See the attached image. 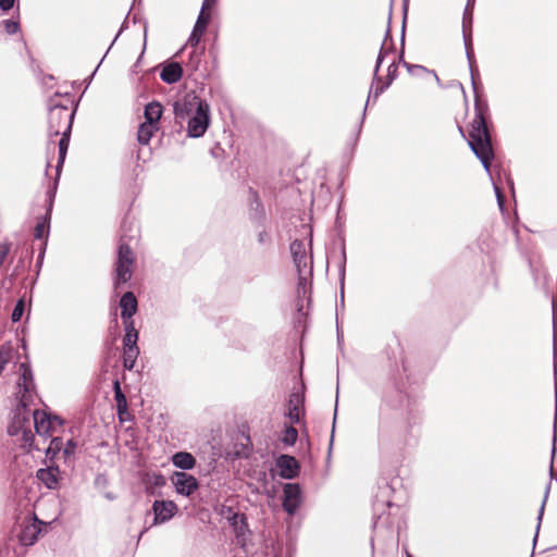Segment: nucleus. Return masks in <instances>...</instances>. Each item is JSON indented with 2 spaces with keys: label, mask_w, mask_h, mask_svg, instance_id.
<instances>
[{
  "label": "nucleus",
  "mask_w": 557,
  "mask_h": 557,
  "mask_svg": "<svg viewBox=\"0 0 557 557\" xmlns=\"http://www.w3.org/2000/svg\"><path fill=\"white\" fill-rule=\"evenodd\" d=\"M42 262H44V259H38L37 258V262H36V268H37V273L39 272L41 265H42Z\"/></svg>",
  "instance_id": "64"
},
{
  "label": "nucleus",
  "mask_w": 557,
  "mask_h": 557,
  "mask_svg": "<svg viewBox=\"0 0 557 557\" xmlns=\"http://www.w3.org/2000/svg\"><path fill=\"white\" fill-rule=\"evenodd\" d=\"M218 513L228 522L237 541L239 542L240 539L245 541L247 534L250 532L246 516L244 513H239L232 506L227 505H221Z\"/></svg>",
  "instance_id": "6"
},
{
  "label": "nucleus",
  "mask_w": 557,
  "mask_h": 557,
  "mask_svg": "<svg viewBox=\"0 0 557 557\" xmlns=\"http://www.w3.org/2000/svg\"><path fill=\"white\" fill-rule=\"evenodd\" d=\"M121 308V318L123 323L134 321L133 315L137 312L138 302L133 292H126L122 295L119 301Z\"/></svg>",
  "instance_id": "17"
},
{
  "label": "nucleus",
  "mask_w": 557,
  "mask_h": 557,
  "mask_svg": "<svg viewBox=\"0 0 557 557\" xmlns=\"http://www.w3.org/2000/svg\"><path fill=\"white\" fill-rule=\"evenodd\" d=\"M17 0H0V10L2 12H9L15 5Z\"/></svg>",
  "instance_id": "51"
},
{
  "label": "nucleus",
  "mask_w": 557,
  "mask_h": 557,
  "mask_svg": "<svg viewBox=\"0 0 557 557\" xmlns=\"http://www.w3.org/2000/svg\"><path fill=\"white\" fill-rule=\"evenodd\" d=\"M297 437H298L297 429L294 428L293 425H287V426H285V429L282 433L281 441L283 444H285L287 446H293L296 443Z\"/></svg>",
  "instance_id": "35"
},
{
  "label": "nucleus",
  "mask_w": 557,
  "mask_h": 557,
  "mask_svg": "<svg viewBox=\"0 0 557 557\" xmlns=\"http://www.w3.org/2000/svg\"><path fill=\"white\" fill-rule=\"evenodd\" d=\"M462 37L474 92V117L470 124L468 144L472 152L481 161L486 173L491 175V162L494 158V151L490 131V108L487 101L481 99L478 95L475 75H479V73L473 67L474 52L472 48V29L462 30Z\"/></svg>",
  "instance_id": "2"
},
{
  "label": "nucleus",
  "mask_w": 557,
  "mask_h": 557,
  "mask_svg": "<svg viewBox=\"0 0 557 557\" xmlns=\"http://www.w3.org/2000/svg\"><path fill=\"white\" fill-rule=\"evenodd\" d=\"M46 248H47V242L45 240V242L41 244V247H40V249H39L38 259H44V258H45Z\"/></svg>",
  "instance_id": "62"
},
{
  "label": "nucleus",
  "mask_w": 557,
  "mask_h": 557,
  "mask_svg": "<svg viewBox=\"0 0 557 557\" xmlns=\"http://www.w3.org/2000/svg\"><path fill=\"white\" fill-rule=\"evenodd\" d=\"M336 416H337V404L335 405V411H334V418H333V428H332V433H331V438H330V447H329V451H331V450H332V446H333L334 433H335V423H336Z\"/></svg>",
  "instance_id": "54"
},
{
  "label": "nucleus",
  "mask_w": 557,
  "mask_h": 557,
  "mask_svg": "<svg viewBox=\"0 0 557 557\" xmlns=\"http://www.w3.org/2000/svg\"><path fill=\"white\" fill-rule=\"evenodd\" d=\"M24 268H25V261H24V258H21L14 268L13 274L17 275L20 273V271L24 270Z\"/></svg>",
  "instance_id": "60"
},
{
  "label": "nucleus",
  "mask_w": 557,
  "mask_h": 557,
  "mask_svg": "<svg viewBox=\"0 0 557 557\" xmlns=\"http://www.w3.org/2000/svg\"><path fill=\"white\" fill-rule=\"evenodd\" d=\"M407 12H408V0H403V25H401V35H400V51L398 54V63H401L404 65V62H407L405 60V30H406V18H407Z\"/></svg>",
  "instance_id": "31"
},
{
  "label": "nucleus",
  "mask_w": 557,
  "mask_h": 557,
  "mask_svg": "<svg viewBox=\"0 0 557 557\" xmlns=\"http://www.w3.org/2000/svg\"><path fill=\"white\" fill-rule=\"evenodd\" d=\"M171 482L175 492L186 497L193 495L199 487L198 480L184 471H175L171 476Z\"/></svg>",
  "instance_id": "9"
},
{
  "label": "nucleus",
  "mask_w": 557,
  "mask_h": 557,
  "mask_svg": "<svg viewBox=\"0 0 557 557\" xmlns=\"http://www.w3.org/2000/svg\"><path fill=\"white\" fill-rule=\"evenodd\" d=\"M383 60H384L383 55H377L376 62H375V67H374V71H373V84L375 82H381V76L379 75V71H380V67L382 65Z\"/></svg>",
  "instance_id": "49"
},
{
  "label": "nucleus",
  "mask_w": 557,
  "mask_h": 557,
  "mask_svg": "<svg viewBox=\"0 0 557 557\" xmlns=\"http://www.w3.org/2000/svg\"><path fill=\"white\" fill-rule=\"evenodd\" d=\"M153 525L163 524L170 521L178 511L177 505L173 500L156 499L152 504Z\"/></svg>",
  "instance_id": "11"
},
{
  "label": "nucleus",
  "mask_w": 557,
  "mask_h": 557,
  "mask_svg": "<svg viewBox=\"0 0 557 557\" xmlns=\"http://www.w3.org/2000/svg\"><path fill=\"white\" fill-rule=\"evenodd\" d=\"M58 175H55L52 185L49 186L48 190L46 191V213L39 218V220L36 223L35 230H34V237L36 239H45L48 240L49 237V231H50V221H51V214L54 203V198L59 185Z\"/></svg>",
  "instance_id": "5"
},
{
  "label": "nucleus",
  "mask_w": 557,
  "mask_h": 557,
  "mask_svg": "<svg viewBox=\"0 0 557 557\" xmlns=\"http://www.w3.org/2000/svg\"><path fill=\"white\" fill-rule=\"evenodd\" d=\"M166 484V479L161 472H154L151 476V485L153 487H163Z\"/></svg>",
  "instance_id": "46"
},
{
  "label": "nucleus",
  "mask_w": 557,
  "mask_h": 557,
  "mask_svg": "<svg viewBox=\"0 0 557 557\" xmlns=\"http://www.w3.org/2000/svg\"><path fill=\"white\" fill-rule=\"evenodd\" d=\"M397 76H398V64L396 61H393L387 67V74H386L384 82L388 83V85L391 86L393 84V82L397 78Z\"/></svg>",
  "instance_id": "44"
},
{
  "label": "nucleus",
  "mask_w": 557,
  "mask_h": 557,
  "mask_svg": "<svg viewBox=\"0 0 557 557\" xmlns=\"http://www.w3.org/2000/svg\"><path fill=\"white\" fill-rule=\"evenodd\" d=\"M258 243L262 246L269 245L271 243V236L265 230H262L258 233Z\"/></svg>",
  "instance_id": "50"
},
{
  "label": "nucleus",
  "mask_w": 557,
  "mask_h": 557,
  "mask_svg": "<svg viewBox=\"0 0 557 557\" xmlns=\"http://www.w3.org/2000/svg\"><path fill=\"white\" fill-rule=\"evenodd\" d=\"M126 227L127 221L124 220L121 225L122 234L120 237L116 261L114 263V288H119L121 284L127 283L133 275L132 265L135 262V256L128 243L133 236H128L126 234Z\"/></svg>",
  "instance_id": "4"
},
{
  "label": "nucleus",
  "mask_w": 557,
  "mask_h": 557,
  "mask_svg": "<svg viewBox=\"0 0 557 557\" xmlns=\"http://www.w3.org/2000/svg\"><path fill=\"white\" fill-rule=\"evenodd\" d=\"M250 450H251L250 446L246 445V446L243 447V451H235V455L237 457H245V458H247L249 456V454H250Z\"/></svg>",
  "instance_id": "59"
},
{
  "label": "nucleus",
  "mask_w": 557,
  "mask_h": 557,
  "mask_svg": "<svg viewBox=\"0 0 557 557\" xmlns=\"http://www.w3.org/2000/svg\"><path fill=\"white\" fill-rule=\"evenodd\" d=\"M215 2H216V0H203L201 10L207 11V10L211 9L215 4Z\"/></svg>",
  "instance_id": "61"
},
{
  "label": "nucleus",
  "mask_w": 557,
  "mask_h": 557,
  "mask_svg": "<svg viewBox=\"0 0 557 557\" xmlns=\"http://www.w3.org/2000/svg\"><path fill=\"white\" fill-rule=\"evenodd\" d=\"M59 92L49 98L48 112V136L49 138L61 135L59 139V158L55 165V175L60 177L69 149L72 125L76 113V108L70 109L67 106L58 101Z\"/></svg>",
  "instance_id": "3"
},
{
  "label": "nucleus",
  "mask_w": 557,
  "mask_h": 557,
  "mask_svg": "<svg viewBox=\"0 0 557 557\" xmlns=\"http://www.w3.org/2000/svg\"><path fill=\"white\" fill-rule=\"evenodd\" d=\"M76 447H77L76 442H75L74 440H69V441L66 442L65 446H64V447H62V449H63V455H64L65 457H70V456H72V455L75 453Z\"/></svg>",
  "instance_id": "48"
},
{
  "label": "nucleus",
  "mask_w": 557,
  "mask_h": 557,
  "mask_svg": "<svg viewBox=\"0 0 557 557\" xmlns=\"http://www.w3.org/2000/svg\"><path fill=\"white\" fill-rule=\"evenodd\" d=\"M494 190H495V194H496L497 203H498L499 208L503 209V207L505 205L504 195L502 194L500 188L497 187L496 185H494Z\"/></svg>",
  "instance_id": "52"
},
{
  "label": "nucleus",
  "mask_w": 557,
  "mask_h": 557,
  "mask_svg": "<svg viewBox=\"0 0 557 557\" xmlns=\"http://www.w3.org/2000/svg\"><path fill=\"white\" fill-rule=\"evenodd\" d=\"M553 368H554V377H557V330L556 329L553 334Z\"/></svg>",
  "instance_id": "47"
},
{
  "label": "nucleus",
  "mask_w": 557,
  "mask_h": 557,
  "mask_svg": "<svg viewBox=\"0 0 557 557\" xmlns=\"http://www.w3.org/2000/svg\"><path fill=\"white\" fill-rule=\"evenodd\" d=\"M548 494H549V486H547V488L545 491L544 499H543L542 505H541L540 510H539L537 525H536V531H535V535H534V539H533V545L534 546H535L536 541H537L539 531H540V528H541V522H542V518H543V515H544L545 504H546V500L548 498Z\"/></svg>",
  "instance_id": "41"
},
{
  "label": "nucleus",
  "mask_w": 557,
  "mask_h": 557,
  "mask_svg": "<svg viewBox=\"0 0 557 557\" xmlns=\"http://www.w3.org/2000/svg\"><path fill=\"white\" fill-rule=\"evenodd\" d=\"M210 125V109L208 103H199L195 114L187 124V134L189 137H201Z\"/></svg>",
  "instance_id": "7"
},
{
  "label": "nucleus",
  "mask_w": 557,
  "mask_h": 557,
  "mask_svg": "<svg viewBox=\"0 0 557 557\" xmlns=\"http://www.w3.org/2000/svg\"><path fill=\"white\" fill-rule=\"evenodd\" d=\"M36 478L48 490H57L61 479V471L59 466L47 463L46 468H40L36 471Z\"/></svg>",
  "instance_id": "14"
},
{
  "label": "nucleus",
  "mask_w": 557,
  "mask_h": 557,
  "mask_svg": "<svg viewBox=\"0 0 557 557\" xmlns=\"http://www.w3.org/2000/svg\"><path fill=\"white\" fill-rule=\"evenodd\" d=\"M20 370L22 373H21V381L18 382L17 385L25 393H28L30 391L32 386L34 385L32 369L28 364H26L25 362H22L20 364Z\"/></svg>",
  "instance_id": "28"
},
{
  "label": "nucleus",
  "mask_w": 557,
  "mask_h": 557,
  "mask_svg": "<svg viewBox=\"0 0 557 557\" xmlns=\"http://www.w3.org/2000/svg\"><path fill=\"white\" fill-rule=\"evenodd\" d=\"M249 218L251 221L261 224L265 219V211L259 194L253 188H249Z\"/></svg>",
  "instance_id": "18"
},
{
  "label": "nucleus",
  "mask_w": 557,
  "mask_h": 557,
  "mask_svg": "<svg viewBox=\"0 0 557 557\" xmlns=\"http://www.w3.org/2000/svg\"><path fill=\"white\" fill-rule=\"evenodd\" d=\"M298 273V284H297V290L298 294L302 293L306 294L307 286H311V277L313 274V269L310 267L309 272H297Z\"/></svg>",
  "instance_id": "34"
},
{
  "label": "nucleus",
  "mask_w": 557,
  "mask_h": 557,
  "mask_svg": "<svg viewBox=\"0 0 557 557\" xmlns=\"http://www.w3.org/2000/svg\"><path fill=\"white\" fill-rule=\"evenodd\" d=\"M113 393L114 400L116 404V412L119 414V418L122 420V414L126 413L127 411V400L125 394L122 391L121 383L119 380H114L113 382Z\"/></svg>",
  "instance_id": "25"
},
{
  "label": "nucleus",
  "mask_w": 557,
  "mask_h": 557,
  "mask_svg": "<svg viewBox=\"0 0 557 557\" xmlns=\"http://www.w3.org/2000/svg\"><path fill=\"white\" fill-rule=\"evenodd\" d=\"M202 53L203 49H193V51L189 53V60L186 63V66L191 71H197L201 63Z\"/></svg>",
  "instance_id": "39"
},
{
  "label": "nucleus",
  "mask_w": 557,
  "mask_h": 557,
  "mask_svg": "<svg viewBox=\"0 0 557 557\" xmlns=\"http://www.w3.org/2000/svg\"><path fill=\"white\" fill-rule=\"evenodd\" d=\"M158 126L143 122L137 131V140L140 145H148Z\"/></svg>",
  "instance_id": "29"
},
{
  "label": "nucleus",
  "mask_w": 557,
  "mask_h": 557,
  "mask_svg": "<svg viewBox=\"0 0 557 557\" xmlns=\"http://www.w3.org/2000/svg\"><path fill=\"white\" fill-rule=\"evenodd\" d=\"M32 416L36 433L39 436H44L45 438L51 437V433L54 432L52 426L51 414H48L41 410H34Z\"/></svg>",
  "instance_id": "16"
},
{
  "label": "nucleus",
  "mask_w": 557,
  "mask_h": 557,
  "mask_svg": "<svg viewBox=\"0 0 557 557\" xmlns=\"http://www.w3.org/2000/svg\"><path fill=\"white\" fill-rule=\"evenodd\" d=\"M275 465L282 479L293 480L299 474L300 463L294 456L285 454L280 455Z\"/></svg>",
  "instance_id": "13"
},
{
  "label": "nucleus",
  "mask_w": 557,
  "mask_h": 557,
  "mask_svg": "<svg viewBox=\"0 0 557 557\" xmlns=\"http://www.w3.org/2000/svg\"><path fill=\"white\" fill-rule=\"evenodd\" d=\"M211 21V14L205 10L200 9L197 21L194 25L197 28V32H206L208 24Z\"/></svg>",
  "instance_id": "38"
},
{
  "label": "nucleus",
  "mask_w": 557,
  "mask_h": 557,
  "mask_svg": "<svg viewBox=\"0 0 557 557\" xmlns=\"http://www.w3.org/2000/svg\"><path fill=\"white\" fill-rule=\"evenodd\" d=\"M63 447V441L61 437H52L50 440L49 446L45 450L46 458L44 462L47 465L48 461L53 463L54 458L61 451Z\"/></svg>",
  "instance_id": "30"
},
{
  "label": "nucleus",
  "mask_w": 557,
  "mask_h": 557,
  "mask_svg": "<svg viewBox=\"0 0 557 557\" xmlns=\"http://www.w3.org/2000/svg\"><path fill=\"white\" fill-rule=\"evenodd\" d=\"M553 330H557V301L553 299Z\"/></svg>",
  "instance_id": "56"
},
{
  "label": "nucleus",
  "mask_w": 557,
  "mask_h": 557,
  "mask_svg": "<svg viewBox=\"0 0 557 557\" xmlns=\"http://www.w3.org/2000/svg\"><path fill=\"white\" fill-rule=\"evenodd\" d=\"M394 49V45L393 42L391 44V47L389 48H385V45L384 42L382 44L381 48H380V51H379V54L377 55H383V59L385 58L386 54H388L389 52H392Z\"/></svg>",
  "instance_id": "58"
},
{
  "label": "nucleus",
  "mask_w": 557,
  "mask_h": 557,
  "mask_svg": "<svg viewBox=\"0 0 557 557\" xmlns=\"http://www.w3.org/2000/svg\"><path fill=\"white\" fill-rule=\"evenodd\" d=\"M125 335L123 337V349L129 348V347H138V331L135 327V322L129 321L126 323H123Z\"/></svg>",
  "instance_id": "27"
},
{
  "label": "nucleus",
  "mask_w": 557,
  "mask_h": 557,
  "mask_svg": "<svg viewBox=\"0 0 557 557\" xmlns=\"http://www.w3.org/2000/svg\"><path fill=\"white\" fill-rule=\"evenodd\" d=\"M24 312H25V299L22 297L16 301L14 309L12 311V314H11L12 322L13 323L20 322Z\"/></svg>",
  "instance_id": "40"
},
{
  "label": "nucleus",
  "mask_w": 557,
  "mask_h": 557,
  "mask_svg": "<svg viewBox=\"0 0 557 557\" xmlns=\"http://www.w3.org/2000/svg\"><path fill=\"white\" fill-rule=\"evenodd\" d=\"M205 32H197V28H193L191 34L189 35L187 44L194 48L197 49L198 44L200 42L201 37L203 36Z\"/></svg>",
  "instance_id": "45"
},
{
  "label": "nucleus",
  "mask_w": 557,
  "mask_h": 557,
  "mask_svg": "<svg viewBox=\"0 0 557 557\" xmlns=\"http://www.w3.org/2000/svg\"><path fill=\"white\" fill-rule=\"evenodd\" d=\"M183 76V67L178 62L164 63L160 73V78L166 84H175Z\"/></svg>",
  "instance_id": "20"
},
{
  "label": "nucleus",
  "mask_w": 557,
  "mask_h": 557,
  "mask_svg": "<svg viewBox=\"0 0 557 557\" xmlns=\"http://www.w3.org/2000/svg\"><path fill=\"white\" fill-rule=\"evenodd\" d=\"M289 250L297 272H309L310 267L313 268L312 255L308 253L304 240L294 239L289 245Z\"/></svg>",
  "instance_id": "8"
},
{
  "label": "nucleus",
  "mask_w": 557,
  "mask_h": 557,
  "mask_svg": "<svg viewBox=\"0 0 557 557\" xmlns=\"http://www.w3.org/2000/svg\"><path fill=\"white\" fill-rule=\"evenodd\" d=\"M305 396L299 392L290 393L287 403L286 416L293 423H299L300 409L304 408Z\"/></svg>",
  "instance_id": "19"
},
{
  "label": "nucleus",
  "mask_w": 557,
  "mask_h": 557,
  "mask_svg": "<svg viewBox=\"0 0 557 557\" xmlns=\"http://www.w3.org/2000/svg\"><path fill=\"white\" fill-rule=\"evenodd\" d=\"M128 15H129V12L127 13V15H126V17H125L124 22L122 23V25H121V27H120V29H119L117 34L115 35V37H114L113 41L111 42V46H113V45H114V42L117 40L119 36H120V35H121V34H122V33L127 28V18H128Z\"/></svg>",
  "instance_id": "55"
},
{
  "label": "nucleus",
  "mask_w": 557,
  "mask_h": 557,
  "mask_svg": "<svg viewBox=\"0 0 557 557\" xmlns=\"http://www.w3.org/2000/svg\"><path fill=\"white\" fill-rule=\"evenodd\" d=\"M302 499V492L298 483H286L283 486V509L294 516L298 510Z\"/></svg>",
  "instance_id": "10"
},
{
  "label": "nucleus",
  "mask_w": 557,
  "mask_h": 557,
  "mask_svg": "<svg viewBox=\"0 0 557 557\" xmlns=\"http://www.w3.org/2000/svg\"><path fill=\"white\" fill-rule=\"evenodd\" d=\"M51 420H52V426H53L54 431H55L57 426L61 428L64 423V420L59 416H51Z\"/></svg>",
  "instance_id": "57"
},
{
  "label": "nucleus",
  "mask_w": 557,
  "mask_h": 557,
  "mask_svg": "<svg viewBox=\"0 0 557 557\" xmlns=\"http://www.w3.org/2000/svg\"><path fill=\"white\" fill-rule=\"evenodd\" d=\"M391 21H392V7L389 8V13H388V22H387V29L385 32V36H384V45L386 44V40L387 39H392L391 37ZM393 42V40H391Z\"/></svg>",
  "instance_id": "53"
},
{
  "label": "nucleus",
  "mask_w": 557,
  "mask_h": 557,
  "mask_svg": "<svg viewBox=\"0 0 557 557\" xmlns=\"http://www.w3.org/2000/svg\"><path fill=\"white\" fill-rule=\"evenodd\" d=\"M162 115V106L158 101L146 104L144 110L145 122L158 126Z\"/></svg>",
  "instance_id": "24"
},
{
  "label": "nucleus",
  "mask_w": 557,
  "mask_h": 557,
  "mask_svg": "<svg viewBox=\"0 0 557 557\" xmlns=\"http://www.w3.org/2000/svg\"><path fill=\"white\" fill-rule=\"evenodd\" d=\"M393 483L380 485L373 503L372 557H396L398 553L399 534L406 522L399 506L386 498L394 491Z\"/></svg>",
  "instance_id": "1"
},
{
  "label": "nucleus",
  "mask_w": 557,
  "mask_h": 557,
  "mask_svg": "<svg viewBox=\"0 0 557 557\" xmlns=\"http://www.w3.org/2000/svg\"><path fill=\"white\" fill-rule=\"evenodd\" d=\"M388 87H389L388 83L383 82L382 78H381V82H375L374 84H373V82L371 83L370 91L368 95L366 106L363 108L361 122H360V125L358 128V134L361 132V126L364 121L367 108H368L370 100L372 99L373 101H375Z\"/></svg>",
  "instance_id": "23"
},
{
  "label": "nucleus",
  "mask_w": 557,
  "mask_h": 557,
  "mask_svg": "<svg viewBox=\"0 0 557 557\" xmlns=\"http://www.w3.org/2000/svg\"><path fill=\"white\" fill-rule=\"evenodd\" d=\"M33 253H34L33 249L26 250L25 258L28 259V263L30 262V260L33 258Z\"/></svg>",
  "instance_id": "63"
},
{
  "label": "nucleus",
  "mask_w": 557,
  "mask_h": 557,
  "mask_svg": "<svg viewBox=\"0 0 557 557\" xmlns=\"http://www.w3.org/2000/svg\"><path fill=\"white\" fill-rule=\"evenodd\" d=\"M22 403V410L14 413L12 421L8 425V433L11 436H16L26 430V426H30L32 412L26 408V405Z\"/></svg>",
  "instance_id": "15"
},
{
  "label": "nucleus",
  "mask_w": 557,
  "mask_h": 557,
  "mask_svg": "<svg viewBox=\"0 0 557 557\" xmlns=\"http://www.w3.org/2000/svg\"><path fill=\"white\" fill-rule=\"evenodd\" d=\"M404 67L410 73L416 74L417 72L432 73L437 82H440L438 76L434 71H429L425 66L419 64H411L409 62H404Z\"/></svg>",
  "instance_id": "43"
},
{
  "label": "nucleus",
  "mask_w": 557,
  "mask_h": 557,
  "mask_svg": "<svg viewBox=\"0 0 557 557\" xmlns=\"http://www.w3.org/2000/svg\"><path fill=\"white\" fill-rule=\"evenodd\" d=\"M346 248L345 243L343 242L341 244V251L338 256V280L341 285V304L344 305V285H345V275H346Z\"/></svg>",
  "instance_id": "26"
},
{
  "label": "nucleus",
  "mask_w": 557,
  "mask_h": 557,
  "mask_svg": "<svg viewBox=\"0 0 557 557\" xmlns=\"http://www.w3.org/2000/svg\"><path fill=\"white\" fill-rule=\"evenodd\" d=\"M40 528L36 523L26 524L18 534V541L24 546H32L38 539Z\"/></svg>",
  "instance_id": "22"
},
{
  "label": "nucleus",
  "mask_w": 557,
  "mask_h": 557,
  "mask_svg": "<svg viewBox=\"0 0 557 557\" xmlns=\"http://www.w3.org/2000/svg\"><path fill=\"white\" fill-rule=\"evenodd\" d=\"M474 3H475V0H467V4H466V8L463 10V15H462V30L472 29Z\"/></svg>",
  "instance_id": "33"
},
{
  "label": "nucleus",
  "mask_w": 557,
  "mask_h": 557,
  "mask_svg": "<svg viewBox=\"0 0 557 557\" xmlns=\"http://www.w3.org/2000/svg\"><path fill=\"white\" fill-rule=\"evenodd\" d=\"M171 461L175 468L181 469L184 472L194 469L197 463L195 456L188 451L175 453L172 456Z\"/></svg>",
  "instance_id": "21"
},
{
  "label": "nucleus",
  "mask_w": 557,
  "mask_h": 557,
  "mask_svg": "<svg viewBox=\"0 0 557 557\" xmlns=\"http://www.w3.org/2000/svg\"><path fill=\"white\" fill-rule=\"evenodd\" d=\"M199 103H207L196 95L187 94L182 99L174 101L173 111L176 119L185 120L189 114L199 107Z\"/></svg>",
  "instance_id": "12"
},
{
  "label": "nucleus",
  "mask_w": 557,
  "mask_h": 557,
  "mask_svg": "<svg viewBox=\"0 0 557 557\" xmlns=\"http://www.w3.org/2000/svg\"><path fill=\"white\" fill-rule=\"evenodd\" d=\"M21 434H22L23 447H27L29 451L32 449L39 450L38 447H34L33 446L34 434H33V432L30 430V426H26V430H23V432Z\"/></svg>",
  "instance_id": "42"
},
{
  "label": "nucleus",
  "mask_w": 557,
  "mask_h": 557,
  "mask_svg": "<svg viewBox=\"0 0 557 557\" xmlns=\"http://www.w3.org/2000/svg\"><path fill=\"white\" fill-rule=\"evenodd\" d=\"M139 355V348L138 347H129L123 349V367L126 370H133L135 367L137 357Z\"/></svg>",
  "instance_id": "32"
},
{
  "label": "nucleus",
  "mask_w": 557,
  "mask_h": 557,
  "mask_svg": "<svg viewBox=\"0 0 557 557\" xmlns=\"http://www.w3.org/2000/svg\"><path fill=\"white\" fill-rule=\"evenodd\" d=\"M554 392H555V414H554V436H553V449H552V461L554 460L556 451V432H557V377H554ZM553 462L550 463V474L553 475Z\"/></svg>",
  "instance_id": "36"
},
{
  "label": "nucleus",
  "mask_w": 557,
  "mask_h": 557,
  "mask_svg": "<svg viewBox=\"0 0 557 557\" xmlns=\"http://www.w3.org/2000/svg\"><path fill=\"white\" fill-rule=\"evenodd\" d=\"M20 13L17 12L16 17L3 20L1 24L3 25V28L8 35H15L21 30L20 25Z\"/></svg>",
  "instance_id": "37"
}]
</instances>
